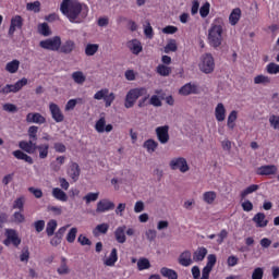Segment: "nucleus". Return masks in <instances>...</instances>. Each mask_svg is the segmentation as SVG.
I'll list each match as a JSON object with an SVG mask.
<instances>
[{
	"label": "nucleus",
	"instance_id": "obj_17",
	"mask_svg": "<svg viewBox=\"0 0 279 279\" xmlns=\"http://www.w3.org/2000/svg\"><path fill=\"white\" fill-rule=\"evenodd\" d=\"M81 173L82 169L80 168V165L77 162H72L68 171V175L71 177V180H73V182H77V180H80Z\"/></svg>",
	"mask_w": 279,
	"mask_h": 279
},
{
	"label": "nucleus",
	"instance_id": "obj_3",
	"mask_svg": "<svg viewBox=\"0 0 279 279\" xmlns=\"http://www.w3.org/2000/svg\"><path fill=\"white\" fill-rule=\"evenodd\" d=\"M207 40L214 49L221 47V44L223 43V26L221 24L213 23L208 29Z\"/></svg>",
	"mask_w": 279,
	"mask_h": 279
},
{
	"label": "nucleus",
	"instance_id": "obj_46",
	"mask_svg": "<svg viewBox=\"0 0 279 279\" xmlns=\"http://www.w3.org/2000/svg\"><path fill=\"white\" fill-rule=\"evenodd\" d=\"M170 51H178V44H175V39H171L165 47V53H170Z\"/></svg>",
	"mask_w": 279,
	"mask_h": 279
},
{
	"label": "nucleus",
	"instance_id": "obj_53",
	"mask_svg": "<svg viewBox=\"0 0 279 279\" xmlns=\"http://www.w3.org/2000/svg\"><path fill=\"white\" fill-rule=\"evenodd\" d=\"M76 236H77V228H72L66 235L68 243H75Z\"/></svg>",
	"mask_w": 279,
	"mask_h": 279
},
{
	"label": "nucleus",
	"instance_id": "obj_48",
	"mask_svg": "<svg viewBox=\"0 0 279 279\" xmlns=\"http://www.w3.org/2000/svg\"><path fill=\"white\" fill-rule=\"evenodd\" d=\"M86 204H90V202H97L99 199V193L89 192L87 195L83 197Z\"/></svg>",
	"mask_w": 279,
	"mask_h": 279
},
{
	"label": "nucleus",
	"instance_id": "obj_51",
	"mask_svg": "<svg viewBox=\"0 0 279 279\" xmlns=\"http://www.w3.org/2000/svg\"><path fill=\"white\" fill-rule=\"evenodd\" d=\"M39 33L41 36H51V29L49 28V24L43 23L39 25Z\"/></svg>",
	"mask_w": 279,
	"mask_h": 279
},
{
	"label": "nucleus",
	"instance_id": "obj_61",
	"mask_svg": "<svg viewBox=\"0 0 279 279\" xmlns=\"http://www.w3.org/2000/svg\"><path fill=\"white\" fill-rule=\"evenodd\" d=\"M264 274L265 271L263 270V268L257 267L252 274V279H263Z\"/></svg>",
	"mask_w": 279,
	"mask_h": 279
},
{
	"label": "nucleus",
	"instance_id": "obj_33",
	"mask_svg": "<svg viewBox=\"0 0 279 279\" xmlns=\"http://www.w3.org/2000/svg\"><path fill=\"white\" fill-rule=\"evenodd\" d=\"M260 189V185L258 184H252L247 186L244 191L241 192L240 197L241 199H245L247 195H252V193H256Z\"/></svg>",
	"mask_w": 279,
	"mask_h": 279
},
{
	"label": "nucleus",
	"instance_id": "obj_59",
	"mask_svg": "<svg viewBox=\"0 0 279 279\" xmlns=\"http://www.w3.org/2000/svg\"><path fill=\"white\" fill-rule=\"evenodd\" d=\"M13 219L15 223H24L25 222V215L21 214V211H15L13 214Z\"/></svg>",
	"mask_w": 279,
	"mask_h": 279
},
{
	"label": "nucleus",
	"instance_id": "obj_5",
	"mask_svg": "<svg viewBox=\"0 0 279 279\" xmlns=\"http://www.w3.org/2000/svg\"><path fill=\"white\" fill-rule=\"evenodd\" d=\"M199 70L206 75L215 71V58L211 53H205L201 57Z\"/></svg>",
	"mask_w": 279,
	"mask_h": 279
},
{
	"label": "nucleus",
	"instance_id": "obj_62",
	"mask_svg": "<svg viewBox=\"0 0 279 279\" xmlns=\"http://www.w3.org/2000/svg\"><path fill=\"white\" fill-rule=\"evenodd\" d=\"M34 228L36 232L40 233L45 230V220H37L34 222Z\"/></svg>",
	"mask_w": 279,
	"mask_h": 279
},
{
	"label": "nucleus",
	"instance_id": "obj_56",
	"mask_svg": "<svg viewBox=\"0 0 279 279\" xmlns=\"http://www.w3.org/2000/svg\"><path fill=\"white\" fill-rule=\"evenodd\" d=\"M77 242L81 244V245H93V242L90 241V239H88L86 235L84 234H80L78 238H77Z\"/></svg>",
	"mask_w": 279,
	"mask_h": 279
},
{
	"label": "nucleus",
	"instance_id": "obj_42",
	"mask_svg": "<svg viewBox=\"0 0 279 279\" xmlns=\"http://www.w3.org/2000/svg\"><path fill=\"white\" fill-rule=\"evenodd\" d=\"M26 10H28V12H35V14H38V12H40V1L28 2L26 4Z\"/></svg>",
	"mask_w": 279,
	"mask_h": 279
},
{
	"label": "nucleus",
	"instance_id": "obj_4",
	"mask_svg": "<svg viewBox=\"0 0 279 279\" xmlns=\"http://www.w3.org/2000/svg\"><path fill=\"white\" fill-rule=\"evenodd\" d=\"M143 95H147V88L145 87L129 90L124 99V108H134V104H136L138 98L143 97Z\"/></svg>",
	"mask_w": 279,
	"mask_h": 279
},
{
	"label": "nucleus",
	"instance_id": "obj_22",
	"mask_svg": "<svg viewBox=\"0 0 279 279\" xmlns=\"http://www.w3.org/2000/svg\"><path fill=\"white\" fill-rule=\"evenodd\" d=\"M12 154L14 158H16V160H24V162H27L28 165H32L34 162V158L27 155L25 150H14Z\"/></svg>",
	"mask_w": 279,
	"mask_h": 279
},
{
	"label": "nucleus",
	"instance_id": "obj_30",
	"mask_svg": "<svg viewBox=\"0 0 279 279\" xmlns=\"http://www.w3.org/2000/svg\"><path fill=\"white\" fill-rule=\"evenodd\" d=\"M160 274L163 278H167V279H178V272L168 267H162L160 269Z\"/></svg>",
	"mask_w": 279,
	"mask_h": 279
},
{
	"label": "nucleus",
	"instance_id": "obj_7",
	"mask_svg": "<svg viewBox=\"0 0 279 279\" xmlns=\"http://www.w3.org/2000/svg\"><path fill=\"white\" fill-rule=\"evenodd\" d=\"M23 86H27V78L25 77L17 81L13 85L7 84L4 87H2V95H10V93H19V90H21Z\"/></svg>",
	"mask_w": 279,
	"mask_h": 279
},
{
	"label": "nucleus",
	"instance_id": "obj_26",
	"mask_svg": "<svg viewBox=\"0 0 279 279\" xmlns=\"http://www.w3.org/2000/svg\"><path fill=\"white\" fill-rule=\"evenodd\" d=\"M57 274H59V276H69V274H71V268H69L66 264L65 257H61V264L57 269Z\"/></svg>",
	"mask_w": 279,
	"mask_h": 279
},
{
	"label": "nucleus",
	"instance_id": "obj_44",
	"mask_svg": "<svg viewBox=\"0 0 279 279\" xmlns=\"http://www.w3.org/2000/svg\"><path fill=\"white\" fill-rule=\"evenodd\" d=\"M106 128V118H100L96 124H95V130L98 132V134H104Z\"/></svg>",
	"mask_w": 279,
	"mask_h": 279
},
{
	"label": "nucleus",
	"instance_id": "obj_38",
	"mask_svg": "<svg viewBox=\"0 0 279 279\" xmlns=\"http://www.w3.org/2000/svg\"><path fill=\"white\" fill-rule=\"evenodd\" d=\"M157 73L161 75L162 77H169L171 75V68L165 65V64H159L157 66Z\"/></svg>",
	"mask_w": 279,
	"mask_h": 279
},
{
	"label": "nucleus",
	"instance_id": "obj_6",
	"mask_svg": "<svg viewBox=\"0 0 279 279\" xmlns=\"http://www.w3.org/2000/svg\"><path fill=\"white\" fill-rule=\"evenodd\" d=\"M61 45L62 39L60 38V36H54L39 43V47H41V49H47L48 51H59Z\"/></svg>",
	"mask_w": 279,
	"mask_h": 279
},
{
	"label": "nucleus",
	"instance_id": "obj_25",
	"mask_svg": "<svg viewBox=\"0 0 279 279\" xmlns=\"http://www.w3.org/2000/svg\"><path fill=\"white\" fill-rule=\"evenodd\" d=\"M215 117H216V120L219 122L226 121V107L223 106V104L219 102L216 106Z\"/></svg>",
	"mask_w": 279,
	"mask_h": 279
},
{
	"label": "nucleus",
	"instance_id": "obj_23",
	"mask_svg": "<svg viewBox=\"0 0 279 279\" xmlns=\"http://www.w3.org/2000/svg\"><path fill=\"white\" fill-rule=\"evenodd\" d=\"M265 214L263 213H257L253 217L254 223H256V228H267V225L269 223V220L265 219Z\"/></svg>",
	"mask_w": 279,
	"mask_h": 279
},
{
	"label": "nucleus",
	"instance_id": "obj_27",
	"mask_svg": "<svg viewBox=\"0 0 279 279\" xmlns=\"http://www.w3.org/2000/svg\"><path fill=\"white\" fill-rule=\"evenodd\" d=\"M239 21H241V9L235 8L232 10V12L229 15V22H230V25H236Z\"/></svg>",
	"mask_w": 279,
	"mask_h": 279
},
{
	"label": "nucleus",
	"instance_id": "obj_37",
	"mask_svg": "<svg viewBox=\"0 0 279 279\" xmlns=\"http://www.w3.org/2000/svg\"><path fill=\"white\" fill-rule=\"evenodd\" d=\"M254 84H263L264 86H267V84H271V78L269 76L259 74L254 77Z\"/></svg>",
	"mask_w": 279,
	"mask_h": 279
},
{
	"label": "nucleus",
	"instance_id": "obj_19",
	"mask_svg": "<svg viewBox=\"0 0 279 279\" xmlns=\"http://www.w3.org/2000/svg\"><path fill=\"white\" fill-rule=\"evenodd\" d=\"M125 230H128L126 226L118 227L114 231V239L117 243H125L128 241V236H125Z\"/></svg>",
	"mask_w": 279,
	"mask_h": 279
},
{
	"label": "nucleus",
	"instance_id": "obj_14",
	"mask_svg": "<svg viewBox=\"0 0 279 279\" xmlns=\"http://www.w3.org/2000/svg\"><path fill=\"white\" fill-rule=\"evenodd\" d=\"M108 210H114L113 202L105 198L97 203L96 213H108Z\"/></svg>",
	"mask_w": 279,
	"mask_h": 279
},
{
	"label": "nucleus",
	"instance_id": "obj_45",
	"mask_svg": "<svg viewBox=\"0 0 279 279\" xmlns=\"http://www.w3.org/2000/svg\"><path fill=\"white\" fill-rule=\"evenodd\" d=\"M266 71H267V73H269V75H278L279 65L275 62H271L266 66Z\"/></svg>",
	"mask_w": 279,
	"mask_h": 279
},
{
	"label": "nucleus",
	"instance_id": "obj_39",
	"mask_svg": "<svg viewBox=\"0 0 279 279\" xmlns=\"http://www.w3.org/2000/svg\"><path fill=\"white\" fill-rule=\"evenodd\" d=\"M99 51V45L97 44H87L85 47V54L86 56H95Z\"/></svg>",
	"mask_w": 279,
	"mask_h": 279
},
{
	"label": "nucleus",
	"instance_id": "obj_40",
	"mask_svg": "<svg viewBox=\"0 0 279 279\" xmlns=\"http://www.w3.org/2000/svg\"><path fill=\"white\" fill-rule=\"evenodd\" d=\"M238 114H239V112H236V110H233L228 116L227 126L229 128V130H232L234 128V125H235L234 121H236Z\"/></svg>",
	"mask_w": 279,
	"mask_h": 279
},
{
	"label": "nucleus",
	"instance_id": "obj_28",
	"mask_svg": "<svg viewBox=\"0 0 279 279\" xmlns=\"http://www.w3.org/2000/svg\"><path fill=\"white\" fill-rule=\"evenodd\" d=\"M119 260L117 248H112L109 257L105 260L107 267H114V263Z\"/></svg>",
	"mask_w": 279,
	"mask_h": 279
},
{
	"label": "nucleus",
	"instance_id": "obj_24",
	"mask_svg": "<svg viewBox=\"0 0 279 279\" xmlns=\"http://www.w3.org/2000/svg\"><path fill=\"white\" fill-rule=\"evenodd\" d=\"M208 254V250L204 246L198 247L194 254H193V260L195 263H201L206 258V255Z\"/></svg>",
	"mask_w": 279,
	"mask_h": 279
},
{
	"label": "nucleus",
	"instance_id": "obj_10",
	"mask_svg": "<svg viewBox=\"0 0 279 279\" xmlns=\"http://www.w3.org/2000/svg\"><path fill=\"white\" fill-rule=\"evenodd\" d=\"M7 239L4 240V245H10L12 243L15 247L21 245V238H19V233L14 229H7L5 231Z\"/></svg>",
	"mask_w": 279,
	"mask_h": 279
},
{
	"label": "nucleus",
	"instance_id": "obj_35",
	"mask_svg": "<svg viewBox=\"0 0 279 279\" xmlns=\"http://www.w3.org/2000/svg\"><path fill=\"white\" fill-rule=\"evenodd\" d=\"M27 133L29 141H33V143H36V141H38V126H29Z\"/></svg>",
	"mask_w": 279,
	"mask_h": 279
},
{
	"label": "nucleus",
	"instance_id": "obj_60",
	"mask_svg": "<svg viewBox=\"0 0 279 279\" xmlns=\"http://www.w3.org/2000/svg\"><path fill=\"white\" fill-rule=\"evenodd\" d=\"M269 123L274 130H279V116H270Z\"/></svg>",
	"mask_w": 279,
	"mask_h": 279
},
{
	"label": "nucleus",
	"instance_id": "obj_2",
	"mask_svg": "<svg viewBox=\"0 0 279 279\" xmlns=\"http://www.w3.org/2000/svg\"><path fill=\"white\" fill-rule=\"evenodd\" d=\"M19 147L25 154H36L39 153L40 160H45L49 156V144H36L34 141H21L19 142Z\"/></svg>",
	"mask_w": 279,
	"mask_h": 279
},
{
	"label": "nucleus",
	"instance_id": "obj_47",
	"mask_svg": "<svg viewBox=\"0 0 279 279\" xmlns=\"http://www.w3.org/2000/svg\"><path fill=\"white\" fill-rule=\"evenodd\" d=\"M199 14H201L202 19H206V16H208V14H210V3L209 2H205L204 5L201 7Z\"/></svg>",
	"mask_w": 279,
	"mask_h": 279
},
{
	"label": "nucleus",
	"instance_id": "obj_43",
	"mask_svg": "<svg viewBox=\"0 0 279 279\" xmlns=\"http://www.w3.org/2000/svg\"><path fill=\"white\" fill-rule=\"evenodd\" d=\"M203 198L204 202H206V204H213V202H215V199H217V193L210 191V192H205L203 194Z\"/></svg>",
	"mask_w": 279,
	"mask_h": 279
},
{
	"label": "nucleus",
	"instance_id": "obj_15",
	"mask_svg": "<svg viewBox=\"0 0 279 279\" xmlns=\"http://www.w3.org/2000/svg\"><path fill=\"white\" fill-rule=\"evenodd\" d=\"M59 53H64L65 56H69L75 51V41L68 39L59 47Z\"/></svg>",
	"mask_w": 279,
	"mask_h": 279
},
{
	"label": "nucleus",
	"instance_id": "obj_1",
	"mask_svg": "<svg viewBox=\"0 0 279 279\" xmlns=\"http://www.w3.org/2000/svg\"><path fill=\"white\" fill-rule=\"evenodd\" d=\"M60 11L69 19V21H71V23H75L80 14L82 19H86L88 14L85 4L77 1H63L61 3Z\"/></svg>",
	"mask_w": 279,
	"mask_h": 279
},
{
	"label": "nucleus",
	"instance_id": "obj_12",
	"mask_svg": "<svg viewBox=\"0 0 279 279\" xmlns=\"http://www.w3.org/2000/svg\"><path fill=\"white\" fill-rule=\"evenodd\" d=\"M156 134H157V138H158L159 143H161V145H167V143H169V126L168 125L158 126L156 129Z\"/></svg>",
	"mask_w": 279,
	"mask_h": 279
},
{
	"label": "nucleus",
	"instance_id": "obj_36",
	"mask_svg": "<svg viewBox=\"0 0 279 279\" xmlns=\"http://www.w3.org/2000/svg\"><path fill=\"white\" fill-rule=\"evenodd\" d=\"M72 80L75 84H84L86 82V76H84V72L76 71L72 74Z\"/></svg>",
	"mask_w": 279,
	"mask_h": 279
},
{
	"label": "nucleus",
	"instance_id": "obj_32",
	"mask_svg": "<svg viewBox=\"0 0 279 279\" xmlns=\"http://www.w3.org/2000/svg\"><path fill=\"white\" fill-rule=\"evenodd\" d=\"M58 228V221L54 219H51L47 222L46 227V233L48 236H53L56 234V229Z\"/></svg>",
	"mask_w": 279,
	"mask_h": 279
},
{
	"label": "nucleus",
	"instance_id": "obj_41",
	"mask_svg": "<svg viewBox=\"0 0 279 279\" xmlns=\"http://www.w3.org/2000/svg\"><path fill=\"white\" fill-rule=\"evenodd\" d=\"M151 267V263H149V259L147 258H140L137 260V268L140 271H143L145 269H149Z\"/></svg>",
	"mask_w": 279,
	"mask_h": 279
},
{
	"label": "nucleus",
	"instance_id": "obj_55",
	"mask_svg": "<svg viewBox=\"0 0 279 279\" xmlns=\"http://www.w3.org/2000/svg\"><path fill=\"white\" fill-rule=\"evenodd\" d=\"M242 210H244V213H252V210H254V204H252L250 199L244 201L242 203Z\"/></svg>",
	"mask_w": 279,
	"mask_h": 279
},
{
	"label": "nucleus",
	"instance_id": "obj_52",
	"mask_svg": "<svg viewBox=\"0 0 279 279\" xmlns=\"http://www.w3.org/2000/svg\"><path fill=\"white\" fill-rule=\"evenodd\" d=\"M20 260L22 263H27L29 260V247L25 246L22 248V253L20 255Z\"/></svg>",
	"mask_w": 279,
	"mask_h": 279
},
{
	"label": "nucleus",
	"instance_id": "obj_49",
	"mask_svg": "<svg viewBox=\"0 0 279 279\" xmlns=\"http://www.w3.org/2000/svg\"><path fill=\"white\" fill-rule=\"evenodd\" d=\"M144 34L146 38H149V40L154 38V28L151 27V24L148 21L146 22V26L144 27Z\"/></svg>",
	"mask_w": 279,
	"mask_h": 279
},
{
	"label": "nucleus",
	"instance_id": "obj_54",
	"mask_svg": "<svg viewBox=\"0 0 279 279\" xmlns=\"http://www.w3.org/2000/svg\"><path fill=\"white\" fill-rule=\"evenodd\" d=\"M149 105L154 106L155 108H160L162 106V101L158 97V95H153L149 99Z\"/></svg>",
	"mask_w": 279,
	"mask_h": 279
},
{
	"label": "nucleus",
	"instance_id": "obj_57",
	"mask_svg": "<svg viewBox=\"0 0 279 279\" xmlns=\"http://www.w3.org/2000/svg\"><path fill=\"white\" fill-rule=\"evenodd\" d=\"M104 101H105L106 108H110L112 106V101H114V93H110L109 95L106 94Z\"/></svg>",
	"mask_w": 279,
	"mask_h": 279
},
{
	"label": "nucleus",
	"instance_id": "obj_8",
	"mask_svg": "<svg viewBox=\"0 0 279 279\" xmlns=\"http://www.w3.org/2000/svg\"><path fill=\"white\" fill-rule=\"evenodd\" d=\"M170 169H172V171L179 169L181 173H186V171H189V163L184 157L174 158L170 161Z\"/></svg>",
	"mask_w": 279,
	"mask_h": 279
},
{
	"label": "nucleus",
	"instance_id": "obj_34",
	"mask_svg": "<svg viewBox=\"0 0 279 279\" xmlns=\"http://www.w3.org/2000/svg\"><path fill=\"white\" fill-rule=\"evenodd\" d=\"M19 66H21V61L20 60H13L5 65V71L8 73H16L19 71Z\"/></svg>",
	"mask_w": 279,
	"mask_h": 279
},
{
	"label": "nucleus",
	"instance_id": "obj_31",
	"mask_svg": "<svg viewBox=\"0 0 279 279\" xmlns=\"http://www.w3.org/2000/svg\"><path fill=\"white\" fill-rule=\"evenodd\" d=\"M144 149H147L149 154H154L158 149V142L154 140H147L143 144Z\"/></svg>",
	"mask_w": 279,
	"mask_h": 279
},
{
	"label": "nucleus",
	"instance_id": "obj_11",
	"mask_svg": "<svg viewBox=\"0 0 279 279\" xmlns=\"http://www.w3.org/2000/svg\"><path fill=\"white\" fill-rule=\"evenodd\" d=\"M49 110H50V114H51L53 121H56V123H62V121H64V113H62V110L60 109V107L57 104L51 102L49 105Z\"/></svg>",
	"mask_w": 279,
	"mask_h": 279
},
{
	"label": "nucleus",
	"instance_id": "obj_63",
	"mask_svg": "<svg viewBox=\"0 0 279 279\" xmlns=\"http://www.w3.org/2000/svg\"><path fill=\"white\" fill-rule=\"evenodd\" d=\"M28 191L36 197V199H40L43 197V190L36 187H28Z\"/></svg>",
	"mask_w": 279,
	"mask_h": 279
},
{
	"label": "nucleus",
	"instance_id": "obj_20",
	"mask_svg": "<svg viewBox=\"0 0 279 279\" xmlns=\"http://www.w3.org/2000/svg\"><path fill=\"white\" fill-rule=\"evenodd\" d=\"M179 264L182 265V267H191L193 265V259L191 258V251H184L179 256Z\"/></svg>",
	"mask_w": 279,
	"mask_h": 279
},
{
	"label": "nucleus",
	"instance_id": "obj_18",
	"mask_svg": "<svg viewBox=\"0 0 279 279\" xmlns=\"http://www.w3.org/2000/svg\"><path fill=\"white\" fill-rule=\"evenodd\" d=\"M126 47H128V49H130V51L134 56H138V53H141V51H143V45L141 44V41L138 39H132V40L128 41Z\"/></svg>",
	"mask_w": 279,
	"mask_h": 279
},
{
	"label": "nucleus",
	"instance_id": "obj_16",
	"mask_svg": "<svg viewBox=\"0 0 279 279\" xmlns=\"http://www.w3.org/2000/svg\"><path fill=\"white\" fill-rule=\"evenodd\" d=\"M179 93L180 95H184V96L198 95L199 88H197V85L195 84L187 83L180 88Z\"/></svg>",
	"mask_w": 279,
	"mask_h": 279
},
{
	"label": "nucleus",
	"instance_id": "obj_21",
	"mask_svg": "<svg viewBox=\"0 0 279 279\" xmlns=\"http://www.w3.org/2000/svg\"><path fill=\"white\" fill-rule=\"evenodd\" d=\"M278 168L275 165L262 166L258 168L259 175H276Z\"/></svg>",
	"mask_w": 279,
	"mask_h": 279
},
{
	"label": "nucleus",
	"instance_id": "obj_9",
	"mask_svg": "<svg viewBox=\"0 0 279 279\" xmlns=\"http://www.w3.org/2000/svg\"><path fill=\"white\" fill-rule=\"evenodd\" d=\"M25 23V20L21 15H14L11 17V23L9 27V36H14V33L16 29H23V25Z\"/></svg>",
	"mask_w": 279,
	"mask_h": 279
},
{
	"label": "nucleus",
	"instance_id": "obj_50",
	"mask_svg": "<svg viewBox=\"0 0 279 279\" xmlns=\"http://www.w3.org/2000/svg\"><path fill=\"white\" fill-rule=\"evenodd\" d=\"M24 206H25V197L23 196L16 198L13 203V209L23 210Z\"/></svg>",
	"mask_w": 279,
	"mask_h": 279
},
{
	"label": "nucleus",
	"instance_id": "obj_29",
	"mask_svg": "<svg viewBox=\"0 0 279 279\" xmlns=\"http://www.w3.org/2000/svg\"><path fill=\"white\" fill-rule=\"evenodd\" d=\"M52 196L54 197V199H58L59 202H68L69 201V196H66V193L62 190H60L59 187H54L52 190Z\"/></svg>",
	"mask_w": 279,
	"mask_h": 279
},
{
	"label": "nucleus",
	"instance_id": "obj_64",
	"mask_svg": "<svg viewBox=\"0 0 279 279\" xmlns=\"http://www.w3.org/2000/svg\"><path fill=\"white\" fill-rule=\"evenodd\" d=\"M210 271H213V268H210V266H205L202 270L201 279H209L210 278Z\"/></svg>",
	"mask_w": 279,
	"mask_h": 279
},
{
	"label": "nucleus",
	"instance_id": "obj_58",
	"mask_svg": "<svg viewBox=\"0 0 279 279\" xmlns=\"http://www.w3.org/2000/svg\"><path fill=\"white\" fill-rule=\"evenodd\" d=\"M215 265H217V255L215 254H209L207 256V267H210L213 269V267H215Z\"/></svg>",
	"mask_w": 279,
	"mask_h": 279
},
{
	"label": "nucleus",
	"instance_id": "obj_13",
	"mask_svg": "<svg viewBox=\"0 0 279 279\" xmlns=\"http://www.w3.org/2000/svg\"><path fill=\"white\" fill-rule=\"evenodd\" d=\"M26 122L37 123V125H43L44 123H47V119L39 112H31V113H27L26 116Z\"/></svg>",
	"mask_w": 279,
	"mask_h": 279
}]
</instances>
